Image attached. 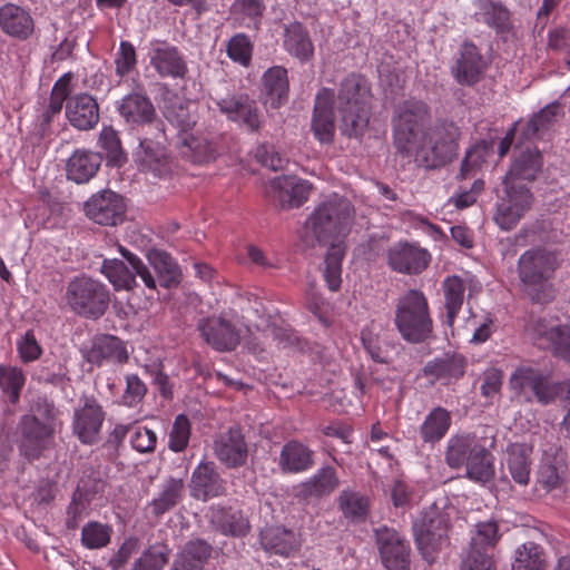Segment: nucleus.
Wrapping results in <instances>:
<instances>
[{"label": "nucleus", "instance_id": "13d9d810", "mask_svg": "<svg viewBox=\"0 0 570 570\" xmlns=\"http://www.w3.org/2000/svg\"><path fill=\"white\" fill-rule=\"evenodd\" d=\"M450 428V414L441 407L434 409L421 426V436L424 442L434 443L441 440Z\"/></svg>", "mask_w": 570, "mask_h": 570}, {"label": "nucleus", "instance_id": "4468645a", "mask_svg": "<svg viewBox=\"0 0 570 570\" xmlns=\"http://www.w3.org/2000/svg\"><path fill=\"white\" fill-rule=\"evenodd\" d=\"M374 532L383 566L389 570H409L411 550L403 537L385 525Z\"/></svg>", "mask_w": 570, "mask_h": 570}, {"label": "nucleus", "instance_id": "ddd939ff", "mask_svg": "<svg viewBox=\"0 0 570 570\" xmlns=\"http://www.w3.org/2000/svg\"><path fill=\"white\" fill-rule=\"evenodd\" d=\"M203 340L217 352H232L240 342V331L222 316L203 317L197 322Z\"/></svg>", "mask_w": 570, "mask_h": 570}, {"label": "nucleus", "instance_id": "680f3d73", "mask_svg": "<svg viewBox=\"0 0 570 570\" xmlns=\"http://www.w3.org/2000/svg\"><path fill=\"white\" fill-rule=\"evenodd\" d=\"M491 148L490 142L482 140L468 149L461 163L459 177L462 179L473 177L476 170L487 163Z\"/></svg>", "mask_w": 570, "mask_h": 570}, {"label": "nucleus", "instance_id": "ea45409f", "mask_svg": "<svg viewBox=\"0 0 570 570\" xmlns=\"http://www.w3.org/2000/svg\"><path fill=\"white\" fill-rule=\"evenodd\" d=\"M340 485V479L333 466L321 468L316 474L302 483L301 494L303 498H322L334 492Z\"/></svg>", "mask_w": 570, "mask_h": 570}, {"label": "nucleus", "instance_id": "8fccbe9b", "mask_svg": "<svg viewBox=\"0 0 570 570\" xmlns=\"http://www.w3.org/2000/svg\"><path fill=\"white\" fill-rule=\"evenodd\" d=\"M144 138L140 141V147L144 149L142 165L147 170H150L155 176L161 177L169 171L165 149L160 147V140L165 139Z\"/></svg>", "mask_w": 570, "mask_h": 570}, {"label": "nucleus", "instance_id": "6ab92c4d", "mask_svg": "<svg viewBox=\"0 0 570 570\" xmlns=\"http://www.w3.org/2000/svg\"><path fill=\"white\" fill-rule=\"evenodd\" d=\"M66 102V117L70 125L78 130H90L99 122V105L89 94L70 95L68 91Z\"/></svg>", "mask_w": 570, "mask_h": 570}, {"label": "nucleus", "instance_id": "9d476101", "mask_svg": "<svg viewBox=\"0 0 570 570\" xmlns=\"http://www.w3.org/2000/svg\"><path fill=\"white\" fill-rule=\"evenodd\" d=\"M117 110L127 125L154 129V139L165 137L164 122L150 98L144 92H130L118 104Z\"/></svg>", "mask_w": 570, "mask_h": 570}, {"label": "nucleus", "instance_id": "2eb2a0df", "mask_svg": "<svg viewBox=\"0 0 570 570\" xmlns=\"http://www.w3.org/2000/svg\"><path fill=\"white\" fill-rule=\"evenodd\" d=\"M488 67L489 62L480 49L471 41H464L452 67V75L460 85L473 86L483 78Z\"/></svg>", "mask_w": 570, "mask_h": 570}, {"label": "nucleus", "instance_id": "bb28decb", "mask_svg": "<svg viewBox=\"0 0 570 570\" xmlns=\"http://www.w3.org/2000/svg\"><path fill=\"white\" fill-rule=\"evenodd\" d=\"M289 82L287 70L275 66L263 76L262 101L267 107L277 109L288 100Z\"/></svg>", "mask_w": 570, "mask_h": 570}, {"label": "nucleus", "instance_id": "5701e85b", "mask_svg": "<svg viewBox=\"0 0 570 570\" xmlns=\"http://www.w3.org/2000/svg\"><path fill=\"white\" fill-rule=\"evenodd\" d=\"M215 454L228 468H237L247 460V444L239 428H229L217 435L214 441Z\"/></svg>", "mask_w": 570, "mask_h": 570}, {"label": "nucleus", "instance_id": "338daca9", "mask_svg": "<svg viewBox=\"0 0 570 570\" xmlns=\"http://www.w3.org/2000/svg\"><path fill=\"white\" fill-rule=\"evenodd\" d=\"M361 338L364 348L376 363L386 364L390 362V351L385 342H382L377 335L370 331H362Z\"/></svg>", "mask_w": 570, "mask_h": 570}, {"label": "nucleus", "instance_id": "20e7f679", "mask_svg": "<svg viewBox=\"0 0 570 570\" xmlns=\"http://www.w3.org/2000/svg\"><path fill=\"white\" fill-rule=\"evenodd\" d=\"M556 269V256L543 249H530L518 262V274L523 292L538 304H547L554 297L549 279Z\"/></svg>", "mask_w": 570, "mask_h": 570}, {"label": "nucleus", "instance_id": "09e8293b", "mask_svg": "<svg viewBox=\"0 0 570 570\" xmlns=\"http://www.w3.org/2000/svg\"><path fill=\"white\" fill-rule=\"evenodd\" d=\"M341 114V131L343 135L352 138H358L365 132L371 110L370 107H337Z\"/></svg>", "mask_w": 570, "mask_h": 570}, {"label": "nucleus", "instance_id": "052dcab7", "mask_svg": "<svg viewBox=\"0 0 570 570\" xmlns=\"http://www.w3.org/2000/svg\"><path fill=\"white\" fill-rule=\"evenodd\" d=\"M566 465L557 458H546L538 471V483L546 490L551 491L559 488L563 481Z\"/></svg>", "mask_w": 570, "mask_h": 570}, {"label": "nucleus", "instance_id": "a211bd4d", "mask_svg": "<svg viewBox=\"0 0 570 570\" xmlns=\"http://www.w3.org/2000/svg\"><path fill=\"white\" fill-rule=\"evenodd\" d=\"M510 386L522 392H570V381L553 382L549 374L531 367H518L510 376Z\"/></svg>", "mask_w": 570, "mask_h": 570}, {"label": "nucleus", "instance_id": "a878e982", "mask_svg": "<svg viewBox=\"0 0 570 570\" xmlns=\"http://www.w3.org/2000/svg\"><path fill=\"white\" fill-rule=\"evenodd\" d=\"M104 157L100 153L77 149L67 159V178L76 184H86L98 173Z\"/></svg>", "mask_w": 570, "mask_h": 570}, {"label": "nucleus", "instance_id": "c85d7f7f", "mask_svg": "<svg viewBox=\"0 0 570 570\" xmlns=\"http://www.w3.org/2000/svg\"><path fill=\"white\" fill-rule=\"evenodd\" d=\"M150 62L161 77L184 78L188 70L178 49L167 43L153 49Z\"/></svg>", "mask_w": 570, "mask_h": 570}, {"label": "nucleus", "instance_id": "c9c22d12", "mask_svg": "<svg viewBox=\"0 0 570 570\" xmlns=\"http://www.w3.org/2000/svg\"><path fill=\"white\" fill-rule=\"evenodd\" d=\"M480 439L474 434H455L446 443L444 459L452 469H460L480 445Z\"/></svg>", "mask_w": 570, "mask_h": 570}, {"label": "nucleus", "instance_id": "0e129e2a", "mask_svg": "<svg viewBox=\"0 0 570 570\" xmlns=\"http://www.w3.org/2000/svg\"><path fill=\"white\" fill-rule=\"evenodd\" d=\"M105 485L99 474L92 471L80 479L73 494L91 504L96 497L104 492Z\"/></svg>", "mask_w": 570, "mask_h": 570}, {"label": "nucleus", "instance_id": "4d7b16f0", "mask_svg": "<svg viewBox=\"0 0 570 570\" xmlns=\"http://www.w3.org/2000/svg\"><path fill=\"white\" fill-rule=\"evenodd\" d=\"M100 148L106 153L108 166L121 167L127 161V156L121 147L118 132L112 127H104L98 139Z\"/></svg>", "mask_w": 570, "mask_h": 570}, {"label": "nucleus", "instance_id": "aec40b11", "mask_svg": "<svg viewBox=\"0 0 570 570\" xmlns=\"http://www.w3.org/2000/svg\"><path fill=\"white\" fill-rule=\"evenodd\" d=\"M430 262L428 250L409 243H397L387 252L389 266L402 274L416 275L424 271Z\"/></svg>", "mask_w": 570, "mask_h": 570}, {"label": "nucleus", "instance_id": "393cba45", "mask_svg": "<svg viewBox=\"0 0 570 570\" xmlns=\"http://www.w3.org/2000/svg\"><path fill=\"white\" fill-rule=\"evenodd\" d=\"M543 159L537 147H527L514 157L510 170L504 176L502 184H521L520 181H533L541 171Z\"/></svg>", "mask_w": 570, "mask_h": 570}, {"label": "nucleus", "instance_id": "72a5a7b5", "mask_svg": "<svg viewBox=\"0 0 570 570\" xmlns=\"http://www.w3.org/2000/svg\"><path fill=\"white\" fill-rule=\"evenodd\" d=\"M259 539L264 550L286 557L299 547L295 532L277 525L267 527L262 530Z\"/></svg>", "mask_w": 570, "mask_h": 570}, {"label": "nucleus", "instance_id": "37998d69", "mask_svg": "<svg viewBox=\"0 0 570 570\" xmlns=\"http://www.w3.org/2000/svg\"><path fill=\"white\" fill-rule=\"evenodd\" d=\"M285 49L301 61H308L314 55V46L307 30L298 22L285 28Z\"/></svg>", "mask_w": 570, "mask_h": 570}, {"label": "nucleus", "instance_id": "c756f323", "mask_svg": "<svg viewBox=\"0 0 570 570\" xmlns=\"http://www.w3.org/2000/svg\"><path fill=\"white\" fill-rule=\"evenodd\" d=\"M149 265L156 273V285L159 284L165 288H173L179 285L181 272L173 257L160 249H149L146 254Z\"/></svg>", "mask_w": 570, "mask_h": 570}, {"label": "nucleus", "instance_id": "e2e57ef3", "mask_svg": "<svg viewBox=\"0 0 570 570\" xmlns=\"http://www.w3.org/2000/svg\"><path fill=\"white\" fill-rule=\"evenodd\" d=\"M112 528L98 521H90L83 525L81 542L88 549H100L110 543Z\"/></svg>", "mask_w": 570, "mask_h": 570}, {"label": "nucleus", "instance_id": "4c0bfd02", "mask_svg": "<svg viewBox=\"0 0 570 570\" xmlns=\"http://www.w3.org/2000/svg\"><path fill=\"white\" fill-rule=\"evenodd\" d=\"M336 501L343 517L352 523L364 522L370 513V500L361 492L345 489Z\"/></svg>", "mask_w": 570, "mask_h": 570}, {"label": "nucleus", "instance_id": "6e6552de", "mask_svg": "<svg viewBox=\"0 0 570 570\" xmlns=\"http://www.w3.org/2000/svg\"><path fill=\"white\" fill-rule=\"evenodd\" d=\"M415 543L424 560L434 562L435 554L448 544L449 518L436 508L426 510L414 524Z\"/></svg>", "mask_w": 570, "mask_h": 570}, {"label": "nucleus", "instance_id": "864d4df0", "mask_svg": "<svg viewBox=\"0 0 570 570\" xmlns=\"http://www.w3.org/2000/svg\"><path fill=\"white\" fill-rule=\"evenodd\" d=\"M443 292L445 299L444 305L446 308L445 323L452 326L462 307L465 286L463 281L459 276L454 275L445 278L443 282Z\"/></svg>", "mask_w": 570, "mask_h": 570}, {"label": "nucleus", "instance_id": "58836bf2", "mask_svg": "<svg viewBox=\"0 0 570 570\" xmlns=\"http://www.w3.org/2000/svg\"><path fill=\"white\" fill-rule=\"evenodd\" d=\"M482 21L493 28L498 33H508L512 30L510 10L497 0H476Z\"/></svg>", "mask_w": 570, "mask_h": 570}, {"label": "nucleus", "instance_id": "9b49d317", "mask_svg": "<svg viewBox=\"0 0 570 570\" xmlns=\"http://www.w3.org/2000/svg\"><path fill=\"white\" fill-rule=\"evenodd\" d=\"M86 216L102 226H118L126 220L127 205L121 195L111 189L94 194L83 205Z\"/></svg>", "mask_w": 570, "mask_h": 570}, {"label": "nucleus", "instance_id": "4be33fe9", "mask_svg": "<svg viewBox=\"0 0 570 570\" xmlns=\"http://www.w3.org/2000/svg\"><path fill=\"white\" fill-rule=\"evenodd\" d=\"M333 102L334 92L332 89L323 88L315 98L311 127L315 138L323 144L332 142L334 138Z\"/></svg>", "mask_w": 570, "mask_h": 570}, {"label": "nucleus", "instance_id": "69168bd1", "mask_svg": "<svg viewBox=\"0 0 570 570\" xmlns=\"http://www.w3.org/2000/svg\"><path fill=\"white\" fill-rule=\"evenodd\" d=\"M190 438V423L186 415L180 414L175 419L169 433V449L180 452L186 449Z\"/></svg>", "mask_w": 570, "mask_h": 570}, {"label": "nucleus", "instance_id": "f3484780", "mask_svg": "<svg viewBox=\"0 0 570 570\" xmlns=\"http://www.w3.org/2000/svg\"><path fill=\"white\" fill-rule=\"evenodd\" d=\"M222 135L206 132L200 135L187 134L178 136L177 148L181 157L195 163H209L219 155Z\"/></svg>", "mask_w": 570, "mask_h": 570}, {"label": "nucleus", "instance_id": "423d86ee", "mask_svg": "<svg viewBox=\"0 0 570 570\" xmlns=\"http://www.w3.org/2000/svg\"><path fill=\"white\" fill-rule=\"evenodd\" d=\"M460 128L452 121H443L429 128L413 155L426 168H438L458 156Z\"/></svg>", "mask_w": 570, "mask_h": 570}, {"label": "nucleus", "instance_id": "c03bdc74", "mask_svg": "<svg viewBox=\"0 0 570 570\" xmlns=\"http://www.w3.org/2000/svg\"><path fill=\"white\" fill-rule=\"evenodd\" d=\"M470 480L485 483L494 476V458L481 442L463 465Z\"/></svg>", "mask_w": 570, "mask_h": 570}, {"label": "nucleus", "instance_id": "412c9836", "mask_svg": "<svg viewBox=\"0 0 570 570\" xmlns=\"http://www.w3.org/2000/svg\"><path fill=\"white\" fill-rule=\"evenodd\" d=\"M0 30L10 38L26 41L35 32V20L23 6L6 2L0 6Z\"/></svg>", "mask_w": 570, "mask_h": 570}, {"label": "nucleus", "instance_id": "e433bc0d", "mask_svg": "<svg viewBox=\"0 0 570 570\" xmlns=\"http://www.w3.org/2000/svg\"><path fill=\"white\" fill-rule=\"evenodd\" d=\"M191 107V104L178 97L168 100L164 106L163 115L169 124L177 128L178 136L189 134L197 124V118Z\"/></svg>", "mask_w": 570, "mask_h": 570}, {"label": "nucleus", "instance_id": "bf43d9fd", "mask_svg": "<svg viewBox=\"0 0 570 570\" xmlns=\"http://www.w3.org/2000/svg\"><path fill=\"white\" fill-rule=\"evenodd\" d=\"M559 106L551 104L537 112L524 126L522 137L525 140H532L541 137L550 126L556 121Z\"/></svg>", "mask_w": 570, "mask_h": 570}, {"label": "nucleus", "instance_id": "79ce46f5", "mask_svg": "<svg viewBox=\"0 0 570 570\" xmlns=\"http://www.w3.org/2000/svg\"><path fill=\"white\" fill-rule=\"evenodd\" d=\"M185 484L181 478H169L161 487L158 497L155 498L149 507L155 517H160L164 513L174 509L184 497Z\"/></svg>", "mask_w": 570, "mask_h": 570}, {"label": "nucleus", "instance_id": "f704fd0d", "mask_svg": "<svg viewBox=\"0 0 570 570\" xmlns=\"http://www.w3.org/2000/svg\"><path fill=\"white\" fill-rule=\"evenodd\" d=\"M210 523L223 534L244 537L249 531V522L240 511H234L223 507L212 508Z\"/></svg>", "mask_w": 570, "mask_h": 570}, {"label": "nucleus", "instance_id": "7ed1b4c3", "mask_svg": "<svg viewBox=\"0 0 570 570\" xmlns=\"http://www.w3.org/2000/svg\"><path fill=\"white\" fill-rule=\"evenodd\" d=\"M430 121L431 111L425 101L410 98L399 102L392 115L393 145L397 153L413 155Z\"/></svg>", "mask_w": 570, "mask_h": 570}, {"label": "nucleus", "instance_id": "774afa93", "mask_svg": "<svg viewBox=\"0 0 570 570\" xmlns=\"http://www.w3.org/2000/svg\"><path fill=\"white\" fill-rule=\"evenodd\" d=\"M227 55L232 60L247 66L252 58V43L248 37L244 33L232 37L227 43Z\"/></svg>", "mask_w": 570, "mask_h": 570}, {"label": "nucleus", "instance_id": "6e6d98bb", "mask_svg": "<svg viewBox=\"0 0 570 570\" xmlns=\"http://www.w3.org/2000/svg\"><path fill=\"white\" fill-rule=\"evenodd\" d=\"M170 552L171 549L165 543L151 544L134 561L130 570H163Z\"/></svg>", "mask_w": 570, "mask_h": 570}, {"label": "nucleus", "instance_id": "b1692460", "mask_svg": "<svg viewBox=\"0 0 570 570\" xmlns=\"http://www.w3.org/2000/svg\"><path fill=\"white\" fill-rule=\"evenodd\" d=\"M105 412L95 399H87L83 406L75 412L73 431L82 443L97 441Z\"/></svg>", "mask_w": 570, "mask_h": 570}, {"label": "nucleus", "instance_id": "7c9ffc66", "mask_svg": "<svg viewBox=\"0 0 570 570\" xmlns=\"http://www.w3.org/2000/svg\"><path fill=\"white\" fill-rule=\"evenodd\" d=\"M212 546L203 539L190 540L176 556L170 570H204L212 556Z\"/></svg>", "mask_w": 570, "mask_h": 570}, {"label": "nucleus", "instance_id": "473e14b6", "mask_svg": "<svg viewBox=\"0 0 570 570\" xmlns=\"http://www.w3.org/2000/svg\"><path fill=\"white\" fill-rule=\"evenodd\" d=\"M370 96L366 80L360 75L351 73L340 85L337 107H370Z\"/></svg>", "mask_w": 570, "mask_h": 570}, {"label": "nucleus", "instance_id": "de8ad7c7", "mask_svg": "<svg viewBox=\"0 0 570 570\" xmlns=\"http://www.w3.org/2000/svg\"><path fill=\"white\" fill-rule=\"evenodd\" d=\"M68 86L69 80L66 79V77L60 78L55 83L50 95L49 105L43 110L39 120L38 131L41 137H46L51 132V122L56 116L60 115L63 102L67 99Z\"/></svg>", "mask_w": 570, "mask_h": 570}, {"label": "nucleus", "instance_id": "f257e3e1", "mask_svg": "<svg viewBox=\"0 0 570 570\" xmlns=\"http://www.w3.org/2000/svg\"><path fill=\"white\" fill-rule=\"evenodd\" d=\"M354 218L355 208L351 200L333 194L322 202L305 222L306 239L311 237L318 244H330L324 259V278L331 291L341 287L345 249L338 240L350 233Z\"/></svg>", "mask_w": 570, "mask_h": 570}, {"label": "nucleus", "instance_id": "603ef678", "mask_svg": "<svg viewBox=\"0 0 570 570\" xmlns=\"http://www.w3.org/2000/svg\"><path fill=\"white\" fill-rule=\"evenodd\" d=\"M546 554L535 542L529 541L517 548L512 570H544Z\"/></svg>", "mask_w": 570, "mask_h": 570}, {"label": "nucleus", "instance_id": "cd10ccee", "mask_svg": "<svg viewBox=\"0 0 570 570\" xmlns=\"http://www.w3.org/2000/svg\"><path fill=\"white\" fill-rule=\"evenodd\" d=\"M225 492L224 481L212 462L200 463L191 476V494L198 500L206 501Z\"/></svg>", "mask_w": 570, "mask_h": 570}, {"label": "nucleus", "instance_id": "2f4dec72", "mask_svg": "<svg viewBox=\"0 0 570 570\" xmlns=\"http://www.w3.org/2000/svg\"><path fill=\"white\" fill-rule=\"evenodd\" d=\"M87 360L92 364H101L104 361L125 363L128 353L124 343L112 335H100L95 337L91 347L87 353Z\"/></svg>", "mask_w": 570, "mask_h": 570}, {"label": "nucleus", "instance_id": "49530a36", "mask_svg": "<svg viewBox=\"0 0 570 570\" xmlns=\"http://www.w3.org/2000/svg\"><path fill=\"white\" fill-rule=\"evenodd\" d=\"M279 465L286 472L305 471L313 465V451L299 442H288L282 449Z\"/></svg>", "mask_w": 570, "mask_h": 570}, {"label": "nucleus", "instance_id": "39448f33", "mask_svg": "<svg viewBox=\"0 0 570 570\" xmlns=\"http://www.w3.org/2000/svg\"><path fill=\"white\" fill-rule=\"evenodd\" d=\"M31 410L43 415L47 422H41L33 414H26L17 425L18 449L28 461L38 460L43 451L50 448L55 434V426L51 422L55 416L53 404L39 396Z\"/></svg>", "mask_w": 570, "mask_h": 570}, {"label": "nucleus", "instance_id": "f03ea898", "mask_svg": "<svg viewBox=\"0 0 570 570\" xmlns=\"http://www.w3.org/2000/svg\"><path fill=\"white\" fill-rule=\"evenodd\" d=\"M394 325L401 337L411 344H422L433 335V320L423 292L409 289L397 298Z\"/></svg>", "mask_w": 570, "mask_h": 570}, {"label": "nucleus", "instance_id": "0eeeda50", "mask_svg": "<svg viewBox=\"0 0 570 570\" xmlns=\"http://www.w3.org/2000/svg\"><path fill=\"white\" fill-rule=\"evenodd\" d=\"M65 298L77 315L98 320L109 307L110 293L107 285L100 281L82 275L68 283Z\"/></svg>", "mask_w": 570, "mask_h": 570}, {"label": "nucleus", "instance_id": "3c124183", "mask_svg": "<svg viewBox=\"0 0 570 570\" xmlns=\"http://www.w3.org/2000/svg\"><path fill=\"white\" fill-rule=\"evenodd\" d=\"M101 273L106 275L116 289L130 291L137 286L136 276L138 275L120 259H105L101 265Z\"/></svg>", "mask_w": 570, "mask_h": 570}, {"label": "nucleus", "instance_id": "5fc2aeb1", "mask_svg": "<svg viewBox=\"0 0 570 570\" xmlns=\"http://www.w3.org/2000/svg\"><path fill=\"white\" fill-rule=\"evenodd\" d=\"M500 539L497 521L489 520L475 524L468 550H478L492 554V550Z\"/></svg>", "mask_w": 570, "mask_h": 570}, {"label": "nucleus", "instance_id": "a19ab883", "mask_svg": "<svg viewBox=\"0 0 570 570\" xmlns=\"http://www.w3.org/2000/svg\"><path fill=\"white\" fill-rule=\"evenodd\" d=\"M531 446L525 443H513L508 448L507 466L512 479L521 484H528L530 480L531 462L530 454Z\"/></svg>", "mask_w": 570, "mask_h": 570}, {"label": "nucleus", "instance_id": "1a4fd4ad", "mask_svg": "<svg viewBox=\"0 0 570 570\" xmlns=\"http://www.w3.org/2000/svg\"><path fill=\"white\" fill-rule=\"evenodd\" d=\"M502 195H498L493 219L504 230L512 229L533 203L530 189L523 184H502Z\"/></svg>", "mask_w": 570, "mask_h": 570}, {"label": "nucleus", "instance_id": "dca6fc26", "mask_svg": "<svg viewBox=\"0 0 570 570\" xmlns=\"http://www.w3.org/2000/svg\"><path fill=\"white\" fill-rule=\"evenodd\" d=\"M222 114L232 121L244 126L249 132H258L262 120L255 100L247 95L239 94L222 98L216 101Z\"/></svg>", "mask_w": 570, "mask_h": 570}, {"label": "nucleus", "instance_id": "f8f14e48", "mask_svg": "<svg viewBox=\"0 0 570 570\" xmlns=\"http://www.w3.org/2000/svg\"><path fill=\"white\" fill-rule=\"evenodd\" d=\"M312 183L297 176H278L271 180L266 194L278 208L286 210L301 207L307 202Z\"/></svg>", "mask_w": 570, "mask_h": 570}, {"label": "nucleus", "instance_id": "a18cd8bd", "mask_svg": "<svg viewBox=\"0 0 570 570\" xmlns=\"http://www.w3.org/2000/svg\"><path fill=\"white\" fill-rule=\"evenodd\" d=\"M464 373V358L462 356H445L429 362L424 367V376L430 381H443L444 384L452 379H459Z\"/></svg>", "mask_w": 570, "mask_h": 570}]
</instances>
